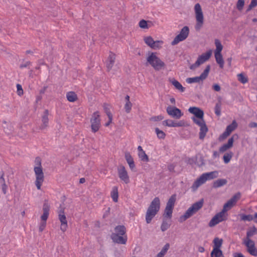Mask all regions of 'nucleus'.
Here are the masks:
<instances>
[{
    "label": "nucleus",
    "instance_id": "nucleus-1",
    "mask_svg": "<svg viewBox=\"0 0 257 257\" xmlns=\"http://www.w3.org/2000/svg\"><path fill=\"white\" fill-rule=\"evenodd\" d=\"M160 208V200L159 197H155L151 202L146 214V221L147 223H151L152 219L157 214Z\"/></svg>",
    "mask_w": 257,
    "mask_h": 257
},
{
    "label": "nucleus",
    "instance_id": "nucleus-2",
    "mask_svg": "<svg viewBox=\"0 0 257 257\" xmlns=\"http://www.w3.org/2000/svg\"><path fill=\"white\" fill-rule=\"evenodd\" d=\"M218 177V172L217 171L203 173L194 182L191 186V189L193 191H195L206 181L216 178Z\"/></svg>",
    "mask_w": 257,
    "mask_h": 257
},
{
    "label": "nucleus",
    "instance_id": "nucleus-3",
    "mask_svg": "<svg viewBox=\"0 0 257 257\" xmlns=\"http://www.w3.org/2000/svg\"><path fill=\"white\" fill-rule=\"evenodd\" d=\"M35 166L34 168L36 180L35 182L37 188L41 189V186L44 181V175L41 166V161L40 158L37 157L35 160Z\"/></svg>",
    "mask_w": 257,
    "mask_h": 257
},
{
    "label": "nucleus",
    "instance_id": "nucleus-4",
    "mask_svg": "<svg viewBox=\"0 0 257 257\" xmlns=\"http://www.w3.org/2000/svg\"><path fill=\"white\" fill-rule=\"evenodd\" d=\"M204 200L203 199H201L198 202L194 203L190 207H189L185 212V214L180 217V221H184L190 217L194 214L197 212L200 209L203 205Z\"/></svg>",
    "mask_w": 257,
    "mask_h": 257
},
{
    "label": "nucleus",
    "instance_id": "nucleus-5",
    "mask_svg": "<svg viewBox=\"0 0 257 257\" xmlns=\"http://www.w3.org/2000/svg\"><path fill=\"white\" fill-rule=\"evenodd\" d=\"M194 13L196 21L195 28L198 31L202 27L204 21L202 9L199 3L196 4L194 6Z\"/></svg>",
    "mask_w": 257,
    "mask_h": 257
},
{
    "label": "nucleus",
    "instance_id": "nucleus-6",
    "mask_svg": "<svg viewBox=\"0 0 257 257\" xmlns=\"http://www.w3.org/2000/svg\"><path fill=\"white\" fill-rule=\"evenodd\" d=\"M147 62L156 70H159L163 68L164 63L157 56L155 53H151L147 57Z\"/></svg>",
    "mask_w": 257,
    "mask_h": 257
},
{
    "label": "nucleus",
    "instance_id": "nucleus-7",
    "mask_svg": "<svg viewBox=\"0 0 257 257\" xmlns=\"http://www.w3.org/2000/svg\"><path fill=\"white\" fill-rule=\"evenodd\" d=\"M193 121L198 125L200 127V132H199V139L201 140H203L205 138L207 132H208V128L205 123V121L203 117H193L192 118Z\"/></svg>",
    "mask_w": 257,
    "mask_h": 257
},
{
    "label": "nucleus",
    "instance_id": "nucleus-8",
    "mask_svg": "<svg viewBox=\"0 0 257 257\" xmlns=\"http://www.w3.org/2000/svg\"><path fill=\"white\" fill-rule=\"evenodd\" d=\"M189 29L187 26L184 27L181 30L180 33L177 35L173 41L171 42L172 45H176L180 42L185 40L188 36Z\"/></svg>",
    "mask_w": 257,
    "mask_h": 257
},
{
    "label": "nucleus",
    "instance_id": "nucleus-9",
    "mask_svg": "<svg viewBox=\"0 0 257 257\" xmlns=\"http://www.w3.org/2000/svg\"><path fill=\"white\" fill-rule=\"evenodd\" d=\"M189 29L187 26L184 27L181 30L180 33L177 35L173 41L171 42L172 45H176L180 42L185 40L188 36Z\"/></svg>",
    "mask_w": 257,
    "mask_h": 257
},
{
    "label": "nucleus",
    "instance_id": "nucleus-10",
    "mask_svg": "<svg viewBox=\"0 0 257 257\" xmlns=\"http://www.w3.org/2000/svg\"><path fill=\"white\" fill-rule=\"evenodd\" d=\"M212 54V50H210L205 53L202 54L200 56L196 62L190 65V69L191 70H194L197 67H199L201 64L204 63L207 60H208Z\"/></svg>",
    "mask_w": 257,
    "mask_h": 257
},
{
    "label": "nucleus",
    "instance_id": "nucleus-11",
    "mask_svg": "<svg viewBox=\"0 0 257 257\" xmlns=\"http://www.w3.org/2000/svg\"><path fill=\"white\" fill-rule=\"evenodd\" d=\"M210 67L209 65L207 66L203 72L199 76L188 78L186 79V82L189 84H191L193 83H198L200 81H202L207 77L210 70Z\"/></svg>",
    "mask_w": 257,
    "mask_h": 257
},
{
    "label": "nucleus",
    "instance_id": "nucleus-12",
    "mask_svg": "<svg viewBox=\"0 0 257 257\" xmlns=\"http://www.w3.org/2000/svg\"><path fill=\"white\" fill-rule=\"evenodd\" d=\"M99 114L98 111L93 113L91 119V127L92 131L96 132L98 131L100 125V120Z\"/></svg>",
    "mask_w": 257,
    "mask_h": 257
},
{
    "label": "nucleus",
    "instance_id": "nucleus-13",
    "mask_svg": "<svg viewBox=\"0 0 257 257\" xmlns=\"http://www.w3.org/2000/svg\"><path fill=\"white\" fill-rule=\"evenodd\" d=\"M243 243L247 247V251L252 255L257 256V249L255 247L254 242L251 239H243Z\"/></svg>",
    "mask_w": 257,
    "mask_h": 257
},
{
    "label": "nucleus",
    "instance_id": "nucleus-14",
    "mask_svg": "<svg viewBox=\"0 0 257 257\" xmlns=\"http://www.w3.org/2000/svg\"><path fill=\"white\" fill-rule=\"evenodd\" d=\"M166 111L168 115L176 119H180L183 115L181 110L175 106H168Z\"/></svg>",
    "mask_w": 257,
    "mask_h": 257
},
{
    "label": "nucleus",
    "instance_id": "nucleus-15",
    "mask_svg": "<svg viewBox=\"0 0 257 257\" xmlns=\"http://www.w3.org/2000/svg\"><path fill=\"white\" fill-rule=\"evenodd\" d=\"M226 219L225 212L222 210L221 211L217 213L210 221L209 226L213 227L219 222Z\"/></svg>",
    "mask_w": 257,
    "mask_h": 257
},
{
    "label": "nucleus",
    "instance_id": "nucleus-16",
    "mask_svg": "<svg viewBox=\"0 0 257 257\" xmlns=\"http://www.w3.org/2000/svg\"><path fill=\"white\" fill-rule=\"evenodd\" d=\"M237 126V124L235 120H233L232 123L228 125L225 131V132L219 136V141H222L228 137L230 134L235 130Z\"/></svg>",
    "mask_w": 257,
    "mask_h": 257
},
{
    "label": "nucleus",
    "instance_id": "nucleus-17",
    "mask_svg": "<svg viewBox=\"0 0 257 257\" xmlns=\"http://www.w3.org/2000/svg\"><path fill=\"white\" fill-rule=\"evenodd\" d=\"M241 194L240 193H237L234 195L226 203L223 205V210L225 212L231 208L240 199Z\"/></svg>",
    "mask_w": 257,
    "mask_h": 257
},
{
    "label": "nucleus",
    "instance_id": "nucleus-18",
    "mask_svg": "<svg viewBox=\"0 0 257 257\" xmlns=\"http://www.w3.org/2000/svg\"><path fill=\"white\" fill-rule=\"evenodd\" d=\"M163 125L169 127H181L186 126L188 124L184 120H182L179 121H175L172 119H166L162 122Z\"/></svg>",
    "mask_w": 257,
    "mask_h": 257
},
{
    "label": "nucleus",
    "instance_id": "nucleus-19",
    "mask_svg": "<svg viewBox=\"0 0 257 257\" xmlns=\"http://www.w3.org/2000/svg\"><path fill=\"white\" fill-rule=\"evenodd\" d=\"M118 177L121 180L123 181L125 184L130 182V177L127 174L125 167L122 166H119L117 169Z\"/></svg>",
    "mask_w": 257,
    "mask_h": 257
},
{
    "label": "nucleus",
    "instance_id": "nucleus-20",
    "mask_svg": "<svg viewBox=\"0 0 257 257\" xmlns=\"http://www.w3.org/2000/svg\"><path fill=\"white\" fill-rule=\"evenodd\" d=\"M238 138V136L237 134L232 135V137L228 139L227 143L223 145L219 148V152L220 153H223L231 148L233 146L234 140H237Z\"/></svg>",
    "mask_w": 257,
    "mask_h": 257
},
{
    "label": "nucleus",
    "instance_id": "nucleus-21",
    "mask_svg": "<svg viewBox=\"0 0 257 257\" xmlns=\"http://www.w3.org/2000/svg\"><path fill=\"white\" fill-rule=\"evenodd\" d=\"M111 238L113 242L122 244H125L127 241L126 235H117L116 233H112Z\"/></svg>",
    "mask_w": 257,
    "mask_h": 257
},
{
    "label": "nucleus",
    "instance_id": "nucleus-22",
    "mask_svg": "<svg viewBox=\"0 0 257 257\" xmlns=\"http://www.w3.org/2000/svg\"><path fill=\"white\" fill-rule=\"evenodd\" d=\"M188 111L190 113L193 114L195 117H203L204 115L203 111L198 107H190Z\"/></svg>",
    "mask_w": 257,
    "mask_h": 257
},
{
    "label": "nucleus",
    "instance_id": "nucleus-23",
    "mask_svg": "<svg viewBox=\"0 0 257 257\" xmlns=\"http://www.w3.org/2000/svg\"><path fill=\"white\" fill-rule=\"evenodd\" d=\"M59 219L61 222V230L64 232L66 231L67 228V222L66 220V216L64 215L63 212L60 213L59 214Z\"/></svg>",
    "mask_w": 257,
    "mask_h": 257
},
{
    "label": "nucleus",
    "instance_id": "nucleus-24",
    "mask_svg": "<svg viewBox=\"0 0 257 257\" xmlns=\"http://www.w3.org/2000/svg\"><path fill=\"white\" fill-rule=\"evenodd\" d=\"M115 59V55L112 53H110L106 61V67L108 71L110 70L114 65Z\"/></svg>",
    "mask_w": 257,
    "mask_h": 257
},
{
    "label": "nucleus",
    "instance_id": "nucleus-25",
    "mask_svg": "<svg viewBox=\"0 0 257 257\" xmlns=\"http://www.w3.org/2000/svg\"><path fill=\"white\" fill-rule=\"evenodd\" d=\"M124 157L130 169L133 170L135 168V165L134 163V159L131 155L128 152H125Z\"/></svg>",
    "mask_w": 257,
    "mask_h": 257
},
{
    "label": "nucleus",
    "instance_id": "nucleus-26",
    "mask_svg": "<svg viewBox=\"0 0 257 257\" xmlns=\"http://www.w3.org/2000/svg\"><path fill=\"white\" fill-rule=\"evenodd\" d=\"M170 82L179 91L181 92H184L185 91V88L182 86L181 84L174 78H170Z\"/></svg>",
    "mask_w": 257,
    "mask_h": 257
},
{
    "label": "nucleus",
    "instance_id": "nucleus-27",
    "mask_svg": "<svg viewBox=\"0 0 257 257\" xmlns=\"http://www.w3.org/2000/svg\"><path fill=\"white\" fill-rule=\"evenodd\" d=\"M43 213L41 216V218L42 221L46 222L48 216H49V206L47 204L45 203L43 205Z\"/></svg>",
    "mask_w": 257,
    "mask_h": 257
},
{
    "label": "nucleus",
    "instance_id": "nucleus-28",
    "mask_svg": "<svg viewBox=\"0 0 257 257\" xmlns=\"http://www.w3.org/2000/svg\"><path fill=\"white\" fill-rule=\"evenodd\" d=\"M257 234V228L253 226L251 227H249L246 232V236L245 239H250V238Z\"/></svg>",
    "mask_w": 257,
    "mask_h": 257
},
{
    "label": "nucleus",
    "instance_id": "nucleus-29",
    "mask_svg": "<svg viewBox=\"0 0 257 257\" xmlns=\"http://www.w3.org/2000/svg\"><path fill=\"white\" fill-rule=\"evenodd\" d=\"M214 56L217 63L219 65L221 68H223L224 62L221 53H215L214 54Z\"/></svg>",
    "mask_w": 257,
    "mask_h": 257
},
{
    "label": "nucleus",
    "instance_id": "nucleus-30",
    "mask_svg": "<svg viewBox=\"0 0 257 257\" xmlns=\"http://www.w3.org/2000/svg\"><path fill=\"white\" fill-rule=\"evenodd\" d=\"M227 181L225 179H220L216 180L213 182V187L214 188H219L226 185Z\"/></svg>",
    "mask_w": 257,
    "mask_h": 257
},
{
    "label": "nucleus",
    "instance_id": "nucleus-31",
    "mask_svg": "<svg viewBox=\"0 0 257 257\" xmlns=\"http://www.w3.org/2000/svg\"><path fill=\"white\" fill-rule=\"evenodd\" d=\"M113 233L116 234L124 235L125 233V228L123 225H118L115 227L114 232Z\"/></svg>",
    "mask_w": 257,
    "mask_h": 257
},
{
    "label": "nucleus",
    "instance_id": "nucleus-32",
    "mask_svg": "<svg viewBox=\"0 0 257 257\" xmlns=\"http://www.w3.org/2000/svg\"><path fill=\"white\" fill-rule=\"evenodd\" d=\"M48 111L47 110H46L44 111V113L42 116V128H44L48 126Z\"/></svg>",
    "mask_w": 257,
    "mask_h": 257
},
{
    "label": "nucleus",
    "instance_id": "nucleus-33",
    "mask_svg": "<svg viewBox=\"0 0 257 257\" xmlns=\"http://www.w3.org/2000/svg\"><path fill=\"white\" fill-rule=\"evenodd\" d=\"M111 196L113 201L117 202L118 201V190L117 187H113L111 192Z\"/></svg>",
    "mask_w": 257,
    "mask_h": 257
},
{
    "label": "nucleus",
    "instance_id": "nucleus-34",
    "mask_svg": "<svg viewBox=\"0 0 257 257\" xmlns=\"http://www.w3.org/2000/svg\"><path fill=\"white\" fill-rule=\"evenodd\" d=\"M215 45L216 46V49L214 52V54L215 53H221V51L223 49V46L220 42V41L218 39L215 40Z\"/></svg>",
    "mask_w": 257,
    "mask_h": 257
},
{
    "label": "nucleus",
    "instance_id": "nucleus-35",
    "mask_svg": "<svg viewBox=\"0 0 257 257\" xmlns=\"http://www.w3.org/2000/svg\"><path fill=\"white\" fill-rule=\"evenodd\" d=\"M223 240L218 237H215L213 240V249H220L222 244Z\"/></svg>",
    "mask_w": 257,
    "mask_h": 257
},
{
    "label": "nucleus",
    "instance_id": "nucleus-36",
    "mask_svg": "<svg viewBox=\"0 0 257 257\" xmlns=\"http://www.w3.org/2000/svg\"><path fill=\"white\" fill-rule=\"evenodd\" d=\"M68 100L70 102H74L77 99V95L74 92H69L66 94Z\"/></svg>",
    "mask_w": 257,
    "mask_h": 257
},
{
    "label": "nucleus",
    "instance_id": "nucleus-37",
    "mask_svg": "<svg viewBox=\"0 0 257 257\" xmlns=\"http://www.w3.org/2000/svg\"><path fill=\"white\" fill-rule=\"evenodd\" d=\"M233 154L231 152L225 153L223 157V159L224 163L228 164L230 162L232 157H233Z\"/></svg>",
    "mask_w": 257,
    "mask_h": 257
},
{
    "label": "nucleus",
    "instance_id": "nucleus-38",
    "mask_svg": "<svg viewBox=\"0 0 257 257\" xmlns=\"http://www.w3.org/2000/svg\"><path fill=\"white\" fill-rule=\"evenodd\" d=\"M211 256L214 257H224L222 251L220 249H213L211 252Z\"/></svg>",
    "mask_w": 257,
    "mask_h": 257
},
{
    "label": "nucleus",
    "instance_id": "nucleus-39",
    "mask_svg": "<svg viewBox=\"0 0 257 257\" xmlns=\"http://www.w3.org/2000/svg\"><path fill=\"white\" fill-rule=\"evenodd\" d=\"M175 200H176L175 195H172L169 198L166 207L173 208Z\"/></svg>",
    "mask_w": 257,
    "mask_h": 257
},
{
    "label": "nucleus",
    "instance_id": "nucleus-40",
    "mask_svg": "<svg viewBox=\"0 0 257 257\" xmlns=\"http://www.w3.org/2000/svg\"><path fill=\"white\" fill-rule=\"evenodd\" d=\"M221 102L220 100H218V101L216 103L214 108L215 113L217 116H220L221 115Z\"/></svg>",
    "mask_w": 257,
    "mask_h": 257
},
{
    "label": "nucleus",
    "instance_id": "nucleus-41",
    "mask_svg": "<svg viewBox=\"0 0 257 257\" xmlns=\"http://www.w3.org/2000/svg\"><path fill=\"white\" fill-rule=\"evenodd\" d=\"M138 156L139 158L144 162H148L149 158L147 154L145 153V151H142L141 152H139Z\"/></svg>",
    "mask_w": 257,
    "mask_h": 257
},
{
    "label": "nucleus",
    "instance_id": "nucleus-42",
    "mask_svg": "<svg viewBox=\"0 0 257 257\" xmlns=\"http://www.w3.org/2000/svg\"><path fill=\"white\" fill-rule=\"evenodd\" d=\"M163 44V42L162 41H155L151 48L153 49H160L162 47Z\"/></svg>",
    "mask_w": 257,
    "mask_h": 257
},
{
    "label": "nucleus",
    "instance_id": "nucleus-43",
    "mask_svg": "<svg viewBox=\"0 0 257 257\" xmlns=\"http://www.w3.org/2000/svg\"><path fill=\"white\" fill-rule=\"evenodd\" d=\"M170 226V224L166 220H164L161 226V229L162 231L167 230Z\"/></svg>",
    "mask_w": 257,
    "mask_h": 257
},
{
    "label": "nucleus",
    "instance_id": "nucleus-44",
    "mask_svg": "<svg viewBox=\"0 0 257 257\" xmlns=\"http://www.w3.org/2000/svg\"><path fill=\"white\" fill-rule=\"evenodd\" d=\"M155 132L159 139H164L165 138L166 135L163 131L159 130L158 128H156Z\"/></svg>",
    "mask_w": 257,
    "mask_h": 257
},
{
    "label": "nucleus",
    "instance_id": "nucleus-45",
    "mask_svg": "<svg viewBox=\"0 0 257 257\" xmlns=\"http://www.w3.org/2000/svg\"><path fill=\"white\" fill-rule=\"evenodd\" d=\"M145 42L150 47L153 45L154 42L155 41L152 37L150 36L146 37L144 38Z\"/></svg>",
    "mask_w": 257,
    "mask_h": 257
},
{
    "label": "nucleus",
    "instance_id": "nucleus-46",
    "mask_svg": "<svg viewBox=\"0 0 257 257\" xmlns=\"http://www.w3.org/2000/svg\"><path fill=\"white\" fill-rule=\"evenodd\" d=\"M173 209V208L166 207L165 209L164 216L171 218L172 216Z\"/></svg>",
    "mask_w": 257,
    "mask_h": 257
},
{
    "label": "nucleus",
    "instance_id": "nucleus-47",
    "mask_svg": "<svg viewBox=\"0 0 257 257\" xmlns=\"http://www.w3.org/2000/svg\"><path fill=\"white\" fill-rule=\"evenodd\" d=\"M241 219L243 221H251L253 219V217L251 215H240Z\"/></svg>",
    "mask_w": 257,
    "mask_h": 257
},
{
    "label": "nucleus",
    "instance_id": "nucleus-48",
    "mask_svg": "<svg viewBox=\"0 0 257 257\" xmlns=\"http://www.w3.org/2000/svg\"><path fill=\"white\" fill-rule=\"evenodd\" d=\"M237 77L238 80L243 84L246 83L248 81L247 78L241 73L238 74Z\"/></svg>",
    "mask_w": 257,
    "mask_h": 257
},
{
    "label": "nucleus",
    "instance_id": "nucleus-49",
    "mask_svg": "<svg viewBox=\"0 0 257 257\" xmlns=\"http://www.w3.org/2000/svg\"><path fill=\"white\" fill-rule=\"evenodd\" d=\"M132 105L133 104L131 102H125L124 108L126 113L130 112L132 109Z\"/></svg>",
    "mask_w": 257,
    "mask_h": 257
},
{
    "label": "nucleus",
    "instance_id": "nucleus-50",
    "mask_svg": "<svg viewBox=\"0 0 257 257\" xmlns=\"http://www.w3.org/2000/svg\"><path fill=\"white\" fill-rule=\"evenodd\" d=\"M244 5V0H238L236 4V8L238 11H241Z\"/></svg>",
    "mask_w": 257,
    "mask_h": 257
},
{
    "label": "nucleus",
    "instance_id": "nucleus-51",
    "mask_svg": "<svg viewBox=\"0 0 257 257\" xmlns=\"http://www.w3.org/2000/svg\"><path fill=\"white\" fill-rule=\"evenodd\" d=\"M170 248V244L169 243H167L163 246L160 252L163 253L164 255L167 253V251Z\"/></svg>",
    "mask_w": 257,
    "mask_h": 257
},
{
    "label": "nucleus",
    "instance_id": "nucleus-52",
    "mask_svg": "<svg viewBox=\"0 0 257 257\" xmlns=\"http://www.w3.org/2000/svg\"><path fill=\"white\" fill-rule=\"evenodd\" d=\"M17 93L19 95L21 96L23 94V90L22 86L18 84H17Z\"/></svg>",
    "mask_w": 257,
    "mask_h": 257
},
{
    "label": "nucleus",
    "instance_id": "nucleus-53",
    "mask_svg": "<svg viewBox=\"0 0 257 257\" xmlns=\"http://www.w3.org/2000/svg\"><path fill=\"white\" fill-rule=\"evenodd\" d=\"M139 26L141 28L146 29L148 28L147 22L144 20H141L139 23Z\"/></svg>",
    "mask_w": 257,
    "mask_h": 257
},
{
    "label": "nucleus",
    "instance_id": "nucleus-54",
    "mask_svg": "<svg viewBox=\"0 0 257 257\" xmlns=\"http://www.w3.org/2000/svg\"><path fill=\"white\" fill-rule=\"evenodd\" d=\"M107 116L108 117V121L105 123V125L107 126L109 125V124L111 122L112 120V115L110 112H107Z\"/></svg>",
    "mask_w": 257,
    "mask_h": 257
},
{
    "label": "nucleus",
    "instance_id": "nucleus-55",
    "mask_svg": "<svg viewBox=\"0 0 257 257\" xmlns=\"http://www.w3.org/2000/svg\"><path fill=\"white\" fill-rule=\"evenodd\" d=\"M45 226H46V222L42 221L40 225L39 226V231L41 232L43 231V230L44 229Z\"/></svg>",
    "mask_w": 257,
    "mask_h": 257
},
{
    "label": "nucleus",
    "instance_id": "nucleus-56",
    "mask_svg": "<svg viewBox=\"0 0 257 257\" xmlns=\"http://www.w3.org/2000/svg\"><path fill=\"white\" fill-rule=\"evenodd\" d=\"M257 5V0H251V3L249 5V8L251 9L255 7Z\"/></svg>",
    "mask_w": 257,
    "mask_h": 257
},
{
    "label": "nucleus",
    "instance_id": "nucleus-57",
    "mask_svg": "<svg viewBox=\"0 0 257 257\" xmlns=\"http://www.w3.org/2000/svg\"><path fill=\"white\" fill-rule=\"evenodd\" d=\"M212 88L215 91H219L221 89L220 86L218 84H213Z\"/></svg>",
    "mask_w": 257,
    "mask_h": 257
},
{
    "label": "nucleus",
    "instance_id": "nucleus-58",
    "mask_svg": "<svg viewBox=\"0 0 257 257\" xmlns=\"http://www.w3.org/2000/svg\"><path fill=\"white\" fill-rule=\"evenodd\" d=\"M103 108L106 114L107 115V112H110L109 105L107 104H104L103 105Z\"/></svg>",
    "mask_w": 257,
    "mask_h": 257
},
{
    "label": "nucleus",
    "instance_id": "nucleus-59",
    "mask_svg": "<svg viewBox=\"0 0 257 257\" xmlns=\"http://www.w3.org/2000/svg\"><path fill=\"white\" fill-rule=\"evenodd\" d=\"M30 64V62L27 61L25 63L21 64L20 65V67L21 68H25V67H26L28 66Z\"/></svg>",
    "mask_w": 257,
    "mask_h": 257
},
{
    "label": "nucleus",
    "instance_id": "nucleus-60",
    "mask_svg": "<svg viewBox=\"0 0 257 257\" xmlns=\"http://www.w3.org/2000/svg\"><path fill=\"white\" fill-rule=\"evenodd\" d=\"M234 257H244V255L241 253L236 252L233 254Z\"/></svg>",
    "mask_w": 257,
    "mask_h": 257
},
{
    "label": "nucleus",
    "instance_id": "nucleus-61",
    "mask_svg": "<svg viewBox=\"0 0 257 257\" xmlns=\"http://www.w3.org/2000/svg\"><path fill=\"white\" fill-rule=\"evenodd\" d=\"M198 250L200 252H203L204 251L205 249H204V248L203 246H199L198 247Z\"/></svg>",
    "mask_w": 257,
    "mask_h": 257
},
{
    "label": "nucleus",
    "instance_id": "nucleus-62",
    "mask_svg": "<svg viewBox=\"0 0 257 257\" xmlns=\"http://www.w3.org/2000/svg\"><path fill=\"white\" fill-rule=\"evenodd\" d=\"M249 126L251 127H256L257 126V123L254 122L250 123Z\"/></svg>",
    "mask_w": 257,
    "mask_h": 257
},
{
    "label": "nucleus",
    "instance_id": "nucleus-63",
    "mask_svg": "<svg viewBox=\"0 0 257 257\" xmlns=\"http://www.w3.org/2000/svg\"><path fill=\"white\" fill-rule=\"evenodd\" d=\"M164 255H165L163 253H161V252H159L157 255L156 257H164Z\"/></svg>",
    "mask_w": 257,
    "mask_h": 257
},
{
    "label": "nucleus",
    "instance_id": "nucleus-64",
    "mask_svg": "<svg viewBox=\"0 0 257 257\" xmlns=\"http://www.w3.org/2000/svg\"><path fill=\"white\" fill-rule=\"evenodd\" d=\"M253 217V220H254V221L255 222L257 223V213L254 214V217Z\"/></svg>",
    "mask_w": 257,
    "mask_h": 257
}]
</instances>
